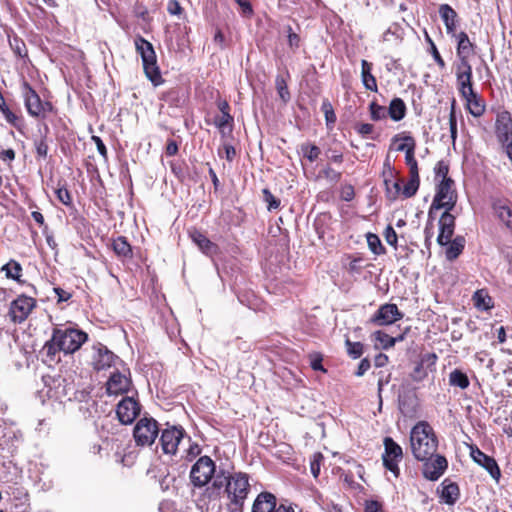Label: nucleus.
Wrapping results in <instances>:
<instances>
[{
  "label": "nucleus",
  "instance_id": "nucleus-10",
  "mask_svg": "<svg viewBox=\"0 0 512 512\" xmlns=\"http://www.w3.org/2000/svg\"><path fill=\"white\" fill-rule=\"evenodd\" d=\"M383 443V464L385 468L391 471L395 476H398L400 472L398 463L403 458L402 448L391 437H385Z\"/></svg>",
  "mask_w": 512,
  "mask_h": 512
},
{
  "label": "nucleus",
  "instance_id": "nucleus-64",
  "mask_svg": "<svg viewBox=\"0 0 512 512\" xmlns=\"http://www.w3.org/2000/svg\"><path fill=\"white\" fill-rule=\"evenodd\" d=\"M371 367L370 361L367 358H363L357 368V371L355 372V375L358 377L363 376Z\"/></svg>",
  "mask_w": 512,
  "mask_h": 512
},
{
  "label": "nucleus",
  "instance_id": "nucleus-30",
  "mask_svg": "<svg viewBox=\"0 0 512 512\" xmlns=\"http://www.w3.org/2000/svg\"><path fill=\"white\" fill-rule=\"evenodd\" d=\"M387 111L393 121H400L406 115V105L401 98H394L390 102Z\"/></svg>",
  "mask_w": 512,
  "mask_h": 512
},
{
  "label": "nucleus",
  "instance_id": "nucleus-4",
  "mask_svg": "<svg viewBox=\"0 0 512 512\" xmlns=\"http://www.w3.org/2000/svg\"><path fill=\"white\" fill-rule=\"evenodd\" d=\"M54 340L58 341L62 352L72 354L87 341L88 335L76 328H55Z\"/></svg>",
  "mask_w": 512,
  "mask_h": 512
},
{
  "label": "nucleus",
  "instance_id": "nucleus-2",
  "mask_svg": "<svg viewBox=\"0 0 512 512\" xmlns=\"http://www.w3.org/2000/svg\"><path fill=\"white\" fill-rule=\"evenodd\" d=\"M410 447L416 460H427L436 453L438 439L432 426L426 421H419L410 432Z\"/></svg>",
  "mask_w": 512,
  "mask_h": 512
},
{
  "label": "nucleus",
  "instance_id": "nucleus-43",
  "mask_svg": "<svg viewBox=\"0 0 512 512\" xmlns=\"http://www.w3.org/2000/svg\"><path fill=\"white\" fill-rule=\"evenodd\" d=\"M34 146L39 158L45 159L48 156L49 146L46 134L41 135L39 139H35Z\"/></svg>",
  "mask_w": 512,
  "mask_h": 512
},
{
  "label": "nucleus",
  "instance_id": "nucleus-52",
  "mask_svg": "<svg viewBox=\"0 0 512 512\" xmlns=\"http://www.w3.org/2000/svg\"><path fill=\"white\" fill-rule=\"evenodd\" d=\"M10 45L17 56L22 58L27 56L26 45L21 39L14 38L13 41L10 42Z\"/></svg>",
  "mask_w": 512,
  "mask_h": 512
},
{
  "label": "nucleus",
  "instance_id": "nucleus-51",
  "mask_svg": "<svg viewBox=\"0 0 512 512\" xmlns=\"http://www.w3.org/2000/svg\"><path fill=\"white\" fill-rule=\"evenodd\" d=\"M172 173L178 178L179 181L183 182L186 178L185 164L179 161H172L170 163Z\"/></svg>",
  "mask_w": 512,
  "mask_h": 512
},
{
  "label": "nucleus",
  "instance_id": "nucleus-18",
  "mask_svg": "<svg viewBox=\"0 0 512 512\" xmlns=\"http://www.w3.org/2000/svg\"><path fill=\"white\" fill-rule=\"evenodd\" d=\"M495 134L503 145L512 139V117L508 111H501L497 114L495 122Z\"/></svg>",
  "mask_w": 512,
  "mask_h": 512
},
{
  "label": "nucleus",
  "instance_id": "nucleus-24",
  "mask_svg": "<svg viewBox=\"0 0 512 512\" xmlns=\"http://www.w3.org/2000/svg\"><path fill=\"white\" fill-rule=\"evenodd\" d=\"M276 505V497L272 493L261 492L254 500L251 512H274Z\"/></svg>",
  "mask_w": 512,
  "mask_h": 512
},
{
  "label": "nucleus",
  "instance_id": "nucleus-32",
  "mask_svg": "<svg viewBox=\"0 0 512 512\" xmlns=\"http://www.w3.org/2000/svg\"><path fill=\"white\" fill-rule=\"evenodd\" d=\"M464 99L466 100L469 112L474 117H480L483 115L485 111V105L476 92L472 93L471 96H468V98Z\"/></svg>",
  "mask_w": 512,
  "mask_h": 512
},
{
  "label": "nucleus",
  "instance_id": "nucleus-1",
  "mask_svg": "<svg viewBox=\"0 0 512 512\" xmlns=\"http://www.w3.org/2000/svg\"><path fill=\"white\" fill-rule=\"evenodd\" d=\"M249 491L248 474L243 472L231 474L222 469L215 475L211 487L207 488L209 497L218 498L222 493L226 494L230 504L234 506L231 512H241Z\"/></svg>",
  "mask_w": 512,
  "mask_h": 512
},
{
  "label": "nucleus",
  "instance_id": "nucleus-37",
  "mask_svg": "<svg viewBox=\"0 0 512 512\" xmlns=\"http://www.w3.org/2000/svg\"><path fill=\"white\" fill-rule=\"evenodd\" d=\"M449 383L451 386L466 389L469 387L470 381L464 372L455 369L449 374Z\"/></svg>",
  "mask_w": 512,
  "mask_h": 512
},
{
  "label": "nucleus",
  "instance_id": "nucleus-28",
  "mask_svg": "<svg viewBox=\"0 0 512 512\" xmlns=\"http://www.w3.org/2000/svg\"><path fill=\"white\" fill-rule=\"evenodd\" d=\"M372 63L367 60L361 61V79L364 87L372 92L378 91L377 81L372 74Z\"/></svg>",
  "mask_w": 512,
  "mask_h": 512
},
{
  "label": "nucleus",
  "instance_id": "nucleus-22",
  "mask_svg": "<svg viewBox=\"0 0 512 512\" xmlns=\"http://www.w3.org/2000/svg\"><path fill=\"white\" fill-rule=\"evenodd\" d=\"M438 492L440 493L441 502L447 505H454L460 496L459 486L449 479H445L439 486Z\"/></svg>",
  "mask_w": 512,
  "mask_h": 512
},
{
  "label": "nucleus",
  "instance_id": "nucleus-60",
  "mask_svg": "<svg viewBox=\"0 0 512 512\" xmlns=\"http://www.w3.org/2000/svg\"><path fill=\"white\" fill-rule=\"evenodd\" d=\"M325 178L332 182H338L341 179V173L334 170L332 167L327 166L322 171Z\"/></svg>",
  "mask_w": 512,
  "mask_h": 512
},
{
  "label": "nucleus",
  "instance_id": "nucleus-47",
  "mask_svg": "<svg viewBox=\"0 0 512 512\" xmlns=\"http://www.w3.org/2000/svg\"><path fill=\"white\" fill-rule=\"evenodd\" d=\"M371 119L374 121H379L385 119L388 115V111L384 106L377 104L376 102H371L369 105Z\"/></svg>",
  "mask_w": 512,
  "mask_h": 512
},
{
  "label": "nucleus",
  "instance_id": "nucleus-55",
  "mask_svg": "<svg viewBox=\"0 0 512 512\" xmlns=\"http://www.w3.org/2000/svg\"><path fill=\"white\" fill-rule=\"evenodd\" d=\"M448 172H449V166L444 161H439L436 164V167H435L436 178L441 177L442 180L451 179L450 177H448Z\"/></svg>",
  "mask_w": 512,
  "mask_h": 512
},
{
  "label": "nucleus",
  "instance_id": "nucleus-50",
  "mask_svg": "<svg viewBox=\"0 0 512 512\" xmlns=\"http://www.w3.org/2000/svg\"><path fill=\"white\" fill-rule=\"evenodd\" d=\"M449 128H450V136L452 139V142L455 143L457 139V119H456V113H455V101L453 100L451 105V110L449 113Z\"/></svg>",
  "mask_w": 512,
  "mask_h": 512
},
{
  "label": "nucleus",
  "instance_id": "nucleus-48",
  "mask_svg": "<svg viewBox=\"0 0 512 512\" xmlns=\"http://www.w3.org/2000/svg\"><path fill=\"white\" fill-rule=\"evenodd\" d=\"M301 150L303 156L310 162H314L321 154L320 148L314 144H303Z\"/></svg>",
  "mask_w": 512,
  "mask_h": 512
},
{
  "label": "nucleus",
  "instance_id": "nucleus-15",
  "mask_svg": "<svg viewBox=\"0 0 512 512\" xmlns=\"http://www.w3.org/2000/svg\"><path fill=\"white\" fill-rule=\"evenodd\" d=\"M93 350L92 366L97 371L108 369L119 360L112 351L100 343L94 346Z\"/></svg>",
  "mask_w": 512,
  "mask_h": 512
},
{
  "label": "nucleus",
  "instance_id": "nucleus-14",
  "mask_svg": "<svg viewBox=\"0 0 512 512\" xmlns=\"http://www.w3.org/2000/svg\"><path fill=\"white\" fill-rule=\"evenodd\" d=\"M420 461L423 462V476L430 481L438 480L448 467L447 459L436 453L430 456L429 459Z\"/></svg>",
  "mask_w": 512,
  "mask_h": 512
},
{
  "label": "nucleus",
  "instance_id": "nucleus-40",
  "mask_svg": "<svg viewBox=\"0 0 512 512\" xmlns=\"http://www.w3.org/2000/svg\"><path fill=\"white\" fill-rule=\"evenodd\" d=\"M458 90L463 98H468L474 93L472 86V76L456 78Z\"/></svg>",
  "mask_w": 512,
  "mask_h": 512
},
{
  "label": "nucleus",
  "instance_id": "nucleus-17",
  "mask_svg": "<svg viewBox=\"0 0 512 512\" xmlns=\"http://www.w3.org/2000/svg\"><path fill=\"white\" fill-rule=\"evenodd\" d=\"M22 96L27 112L30 116L39 118L40 108L42 107V100L37 92L26 81L22 83Z\"/></svg>",
  "mask_w": 512,
  "mask_h": 512
},
{
  "label": "nucleus",
  "instance_id": "nucleus-62",
  "mask_svg": "<svg viewBox=\"0 0 512 512\" xmlns=\"http://www.w3.org/2000/svg\"><path fill=\"white\" fill-rule=\"evenodd\" d=\"M92 140L93 142L95 143L96 147H97V150L99 152V154L103 157V158H107V148L104 144V142L102 141V139L99 137V136H92Z\"/></svg>",
  "mask_w": 512,
  "mask_h": 512
},
{
  "label": "nucleus",
  "instance_id": "nucleus-56",
  "mask_svg": "<svg viewBox=\"0 0 512 512\" xmlns=\"http://www.w3.org/2000/svg\"><path fill=\"white\" fill-rule=\"evenodd\" d=\"M427 40L429 41L430 45H431V54L435 60V62L437 63V65L441 68V69H444L446 64H445V61L443 60V58L441 57L436 45L434 44V42L431 40V38H429V36H427Z\"/></svg>",
  "mask_w": 512,
  "mask_h": 512
},
{
  "label": "nucleus",
  "instance_id": "nucleus-29",
  "mask_svg": "<svg viewBox=\"0 0 512 512\" xmlns=\"http://www.w3.org/2000/svg\"><path fill=\"white\" fill-rule=\"evenodd\" d=\"M62 349L60 348V345L58 341L54 340V332L52 333V337L50 340H48L42 350L41 354L44 358L45 362H55L57 359V354L61 352Z\"/></svg>",
  "mask_w": 512,
  "mask_h": 512
},
{
  "label": "nucleus",
  "instance_id": "nucleus-13",
  "mask_svg": "<svg viewBox=\"0 0 512 512\" xmlns=\"http://www.w3.org/2000/svg\"><path fill=\"white\" fill-rule=\"evenodd\" d=\"M36 301L32 297L25 295L19 296L11 302L9 315L14 323H21L27 319L32 309L35 307Z\"/></svg>",
  "mask_w": 512,
  "mask_h": 512
},
{
  "label": "nucleus",
  "instance_id": "nucleus-25",
  "mask_svg": "<svg viewBox=\"0 0 512 512\" xmlns=\"http://www.w3.org/2000/svg\"><path fill=\"white\" fill-rule=\"evenodd\" d=\"M452 36L457 40V57L470 58L475 54L476 45L470 41L466 32L461 31Z\"/></svg>",
  "mask_w": 512,
  "mask_h": 512
},
{
  "label": "nucleus",
  "instance_id": "nucleus-9",
  "mask_svg": "<svg viewBox=\"0 0 512 512\" xmlns=\"http://www.w3.org/2000/svg\"><path fill=\"white\" fill-rule=\"evenodd\" d=\"M184 435L185 430L181 426H168L163 429L159 439L163 453L167 455H175Z\"/></svg>",
  "mask_w": 512,
  "mask_h": 512
},
{
  "label": "nucleus",
  "instance_id": "nucleus-59",
  "mask_svg": "<svg viewBox=\"0 0 512 512\" xmlns=\"http://www.w3.org/2000/svg\"><path fill=\"white\" fill-rule=\"evenodd\" d=\"M384 237L389 245L396 247L398 237L392 226L389 225L386 227Z\"/></svg>",
  "mask_w": 512,
  "mask_h": 512
},
{
  "label": "nucleus",
  "instance_id": "nucleus-42",
  "mask_svg": "<svg viewBox=\"0 0 512 512\" xmlns=\"http://www.w3.org/2000/svg\"><path fill=\"white\" fill-rule=\"evenodd\" d=\"M458 62L456 63V78L472 76V66L469 62V58L457 57Z\"/></svg>",
  "mask_w": 512,
  "mask_h": 512
},
{
  "label": "nucleus",
  "instance_id": "nucleus-44",
  "mask_svg": "<svg viewBox=\"0 0 512 512\" xmlns=\"http://www.w3.org/2000/svg\"><path fill=\"white\" fill-rule=\"evenodd\" d=\"M348 355L353 359H358L363 354V344L361 342H352L349 338L345 341Z\"/></svg>",
  "mask_w": 512,
  "mask_h": 512
},
{
  "label": "nucleus",
  "instance_id": "nucleus-36",
  "mask_svg": "<svg viewBox=\"0 0 512 512\" xmlns=\"http://www.w3.org/2000/svg\"><path fill=\"white\" fill-rule=\"evenodd\" d=\"M1 270L5 272L7 278L20 281V277L22 276V266L18 261L11 259L2 267Z\"/></svg>",
  "mask_w": 512,
  "mask_h": 512
},
{
  "label": "nucleus",
  "instance_id": "nucleus-49",
  "mask_svg": "<svg viewBox=\"0 0 512 512\" xmlns=\"http://www.w3.org/2000/svg\"><path fill=\"white\" fill-rule=\"evenodd\" d=\"M263 200L267 204V209L269 211L276 210L280 206V200L276 198L269 189L265 188L262 191Z\"/></svg>",
  "mask_w": 512,
  "mask_h": 512
},
{
  "label": "nucleus",
  "instance_id": "nucleus-11",
  "mask_svg": "<svg viewBox=\"0 0 512 512\" xmlns=\"http://www.w3.org/2000/svg\"><path fill=\"white\" fill-rule=\"evenodd\" d=\"M404 314L396 304L386 303L381 305L375 314L369 319V323L377 326H385L402 319Z\"/></svg>",
  "mask_w": 512,
  "mask_h": 512
},
{
  "label": "nucleus",
  "instance_id": "nucleus-57",
  "mask_svg": "<svg viewBox=\"0 0 512 512\" xmlns=\"http://www.w3.org/2000/svg\"><path fill=\"white\" fill-rule=\"evenodd\" d=\"M364 512H384L383 505L376 500H366L364 503Z\"/></svg>",
  "mask_w": 512,
  "mask_h": 512
},
{
  "label": "nucleus",
  "instance_id": "nucleus-23",
  "mask_svg": "<svg viewBox=\"0 0 512 512\" xmlns=\"http://www.w3.org/2000/svg\"><path fill=\"white\" fill-rule=\"evenodd\" d=\"M492 210L497 218L512 231V208L508 201L497 199L492 202Z\"/></svg>",
  "mask_w": 512,
  "mask_h": 512
},
{
  "label": "nucleus",
  "instance_id": "nucleus-34",
  "mask_svg": "<svg viewBox=\"0 0 512 512\" xmlns=\"http://www.w3.org/2000/svg\"><path fill=\"white\" fill-rule=\"evenodd\" d=\"M112 247L117 256L122 258L132 257L131 246L125 237L119 236L118 238H116L112 243Z\"/></svg>",
  "mask_w": 512,
  "mask_h": 512
},
{
  "label": "nucleus",
  "instance_id": "nucleus-12",
  "mask_svg": "<svg viewBox=\"0 0 512 512\" xmlns=\"http://www.w3.org/2000/svg\"><path fill=\"white\" fill-rule=\"evenodd\" d=\"M141 406L133 397H123L117 404L116 415L123 425L132 424L140 414Z\"/></svg>",
  "mask_w": 512,
  "mask_h": 512
},
{
  "label": "nucleus",
  "instance_id": "nucleus-20",
  "mask_svg": "<svg viewBox=\"0 0 512 512\" xmlns=\"http://www.w3.org/2000/svg\"><path fill=\"white\" fill-rule=\"evenodd\" d=\"M437 361V356L434 353H425L421 356L420 361L416 364L414 367L411 378L416 381L420 382L424 380L429 372H432L435 370V365Z\"/></svg>",
  "mask_w": 512,
  "mask_h": 512
},
{
  "label": "nucleus",
  "instance_id": "nucleus-53",
  "mask_svg": "<svg viewBox=\"0 0 512 512\" xmlns=\"http://www.w3.org/2000/svg\"><path fill=\"white\" fill-rule=\"evenodd\" d=\"M57 199L65 206H71V194L66 187H60L55 191Z\"/></svg>",
  "mask_w": 512,
  "mask_h": 512
},
{
  "label": "nucleus",
  "instance_id": "nucleus-26",
  "mask_svg": "<svg viewBox=\"0 0 512 512\" xmlns=\"http://www.w3.org/2000/svg\"><path fill=\"white\" fill-rule=\"evenodd\" d=\"M192 241L198 246V248L207 256H214L218 253L217 244L210 241L202 232L193 230L190 232Z\"/></svg>",
  "mask_w": 512,
  "mask_h": 512
},
{
  "label": "nucleus",
  "instance_id": "nucleus-21",
  "mask_svg": "<svg viewBox=\"0 0 512 512\" xmlns=\"http://www.w3.org/2000/svg\"><path fill=\"white\" fill-rule=\"evenodd\" d=\"M455 228V217L450 213V211H444L439 220V235L437 237V242L441 246L447 245L451 237L454 233Z\"/></svg>",
  "mask_w": 512,
  "mask_h": 512
},
{
  "label": "nucleus",
  "instance_id": "nucleus-38",
  "mask_svg": "<svg viewBox=\"0 0 512 512\" xmlns=\"http://www.w3.org/2000/svg\"><path fill=\"white\" fill-rule=\"evenodd\" d=\"M419 185H420L419 174H409V180L405 184V186L402 190V194H403L404 198H410V197L414 196L419 189Z\"/></svg>",
  "mask_w": 512,
  "mask_h": 512
},
{
  "label": "nucleus",
  "instance_id": "nucleus-46",
  "mask_svg": "<svg viewBox=\"0 0 512 512\" xmlns=\"http://www.w3.org/2000/svg\"><path fill=\"white\" fill-rule=\"evenodd\" d=\"M275 84L279 97L284 103H287L291 96L285 79L281 76H277Z\"/></svg>",
  "mask_w": 512,
  "mask_h": 512
},
{
  "label": "nucleus",
  "instance_id": "nucleus-5",
  "mask_svg": "<svg viewBox=\"0 0 512 512\" xmlns=\"http://www.w3.org/2000/svg\"><path fill=\"white\" fill-rule=\"evenodd\" d=\"M454 181L452 179L441 180L437 185L436 194L430 206L428 216L432 218L434 210L445 209L451 211L457 202V194L453 189Z\"/></svg>",
  "mask_w": 512,
  "mask_h": 512
},
{
  "label": "nucleus",
  "instance_id": "nucleus-63",
  "mask_svg": "<svg viewBox=\"0 0 512 512\" xmlns=\"http://www.w3.org/2000/svg\"><path fill=\"white\" fill-rule=\"evenodd\" d=\"M355 196V192H354V188L352 185H346L342 188L341 190V198L344 200V201H351L353 200Z\"/></svg>",
  "mask_w": 512,
  "mask_h": 512
},
{
  "label": "nucleus",
  "instance_id": "nucleus-7",
  "mask_svg": "<svg viewBox=\"0 0 512 512\" xmlns=\"http://www.w3.org/2000/svg\"><path fill=\"white\" fill-rule=\"evenodd\" d=\"M217 473L215 462L209 456H202L192 466L190 480L194 486L203 487L214 479Z\"/></svg>",
  "mask_w": 512,
  "mask_h": 512
},
{
  "label": "nucleus",
  "instance_id": "nucleus-54",
  "mask_svg": "<svg viewBox=\"0 0 512 512\" xmlns=\"http://www.w3.org/2000/svg\"><path fill=\"white\" fill-rule=\"evenodd\" d=\"M214 123L218 128L224 129L226 126H231L233 123V117L229 112H225L224 114L217 116Z\"/></svg>",
  "mask_w": 512,
  "mask_h": 512
},
{
  "label": "nucleus",
  "instance_id": "nucleus-35",
  "mask_svg": "<svg viewBox=\"0 0 512 512\" xmlns=\"http://www.w3.org/2000/svg\"><path fill=\"white\" fill-rule=\"evenodd\" d=\"M389 177L390 178L385 177L384 179L386 195L389 199L395 200L401 192L400 181L393 179L392 171H389Z\"/></svg>",
  "mask_w": 512,
  "mask_h": 512
},
{
  "label": "nucleus",
  "instance_id": "nucleus-8",
  "mask_svg": "<svg viewBox=\"0 0 512 512\" xmlns=\"http://www.w3.org/2000/svg\"><path fill=\"white\" fill-rule=\"evenodd\" d=\"M391 141L392 143L403 142L396 147V150L405 152V162L409 167V174H419L418 163L415 159V139L408 133H399L394 135Z\"/></svg>",
  "mask_w": 512,
  "mask_h": 512
},
{
  "label": "nucleus",
  "instance_id": "nucleus-39",
  "mask_svg": "<svg viewBox=\"0 0 512 512\" xmlns=\"http://www.w3.org/2000/svg\"><path fill=\"white\" fill-rule=\"evenodd\" d=\"M0 111L2 112L5 120L9 124H11L17 128L19 127L20 118L9 109L1 91H0Z\"/></svg>",
  "mask_w": 512,
  "mask_h": 512
},
{
  "label": "nucleus",
  "instance_id": "nucleus-6",
  "mask_svg": "<svg viewBox=\"0 0 512 512\" xmlns=\"http://www.w3.org/2000/svg\"><path fill=\"white\" fill-rule=\"evenodd\" d=\"M160 433L158 422L151 416L144 415L133 428V438L137 446H151Z\"/></svg>",
  "mask_w": 512,
  "mask_h": 512
},
{
  "label": "nucleus",
  "instance_id": "nucleus-27",
  "mask_svg": "<svg viewBox=\"0 0 512 512\" xmlns=\"http://www.w3.org/2000/svg\"><path fill=\"white\" fill-rule=\"evenodd\" d=\"M439 15L445 24L447 33L451 36L455 35L458 19L456 11L448 4H441L439 7Z\"/></svg>",
  "mask_w": 512,
  "mask_h": 512
},
{
  "label": "nucleus",
  "instance_id": "nucleus-31",
  "mask_svg": "<svg viewBox=\"0 0 512 512\" xmlns=\"http://www.w3.org/2000/svg\"><path fill=\"white\" fill-rule=\"evenodd\" d=\"M446 258L449 261L455 260L463 251L465 247V238L463 236H457L447 244Z\"/></svg>",
  "mask_w": 512,
  "mask_h": 512
},
{
  "label": "nucleus",
  "instance_id": "nucleus-41",
  "mask_svg": "<svg viewBox=\"0 0 512 512\" xmlns=\"http://www.w3.org/2000/svg\"><path fill=\"white\" fill-rule=\"evenodd\" d=\"M367 244L369 249L375 255H382L385 253V248L381 243L380 238L374 233H368L366 235Z\"/></svg>",
  "mask_w": 512,
  "mask_h": 512
},
{
  "label": "nucleus",
  "instance_id": "nucleus-61",
  "mask_svg": "<svg viewBox=\"0 0 512 512\" xmlns=\"http://www.w3.org/2000/svg\"><path fill=\"white\" fill-rule=\"evenodd\" d=\"M167 11L171 15H180L183 11L179 1L169 0L167 3Z\"/></svg>",
  "mask_w": 512,
  "mask_h": 512
},
{
  "label": "nucleus",
  "instance_id": "nucleus-16",
  "mask_svg": "<svg viewBox=\"0 0 512 512\" xmlns=\"http://www.w3.org/2000/svg\"><path fill=\"white\" fill-rule=\"evenodd\" d=\"M470 456L478 465L483 467L493 479L498 480L500 478V468L493 457L486 455L475 445L470 447Z\"/></svg>",
  "mask_w": 512,
  "mask_h": 512
},
{
  "label": "nucleus",
  "instance_id": "nucleus-19",
  "mask_svg": "<svg viewBox=\"0 0 512 512\" xmlns=\"http://www.w3.org/2000/svg\"><path fill=\"white\" fill-rule=\"evenodd\" d=\"M132 385L131 378L119 371L113 372L107 383L106 391L109 395H119L127 393Z\"/></svg>",
  "mask_w": 512,
  "mask_h": 512
},
{
  "label": "nucleus",
  "instance_id": "nucleus-33",
  "mask_svg": "<svg viewBox=\"0 0 512 512\" xmlns=\"http://www.w3.org/2000/svg\"><path fill=\"white\" fill-rule=\"evenodd\" d=\"M373 338L376 344H379L382 349L387 350L393 347L397 341H402L404 337L402 335L399 337H391L385 332L376 331L373 333Z\"/></svg>",
  "mask_w": 512,
  "mask_h": 512
},
{
  "label": "nucleus",
  "instance_id": "nucleus-3",
  "mask_svg": "<svg viewBox=\"0 0 512 512\" xmlns=\"http://www.w3.org/2000/svg\"><path fill=\"white\" fill-rule=\"evenodd\" d=\"M135 47L137 53L141 56L145 75L154 85H159L162 77L153 45L143 37L138 36L135 38Z\"/></svg>",
  "mask_w": 512,
  "mask_h": 512
},
{
  "label": "nucleus",
  "instance_id": "nucleus-58",
  "mask_svg": "<svg viewBox=\"0 0 512 512\" xmlns=\"http://www.w3.org/2000/svg\"><path fill=\"white\" fill-rule=\"evenodd\" d=\"M322 459L323 456L320 453H316L313 456V460L310 462V470L315 478H317L320 473V461Z\"/></svg>",
  "mask_w": 512,
  "mask_h": 512
},
{
  "label": "nucleus",
  "instance_id": "nucleus-45",
  "mask_svg": "<svg viewBox=\"0 0 512 512\" xmlns=\"http://www.w3.org/2000/svg\"><path fill=\"white\" fill-rule=\"evenodd\" d=\"M321 110L325 115L326 125L333 126L336 122V114L329 100L325 99L322 102Z\"/></svg>",
  "mask_w": 512,
  "mask_h": 512
}]
</instances>
